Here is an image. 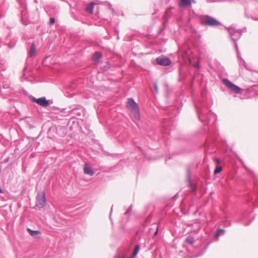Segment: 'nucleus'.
Listing matches in <instances>:
<instances>
[{"mask_svg": "<svg viewBox=\"0 0 258 258\" xmlns=\"http://www.w3.org/2000/svg\"><path fill=\"white\" fill-rule=\"evenodd\" d=\"M156 62L158 64L163 66H167L171 63L170 60L164 56L157 57L156 58Z\"/></svg>", "mask_w": 258, "mask_h": 258, "instance_id": "6e6552de", "label": "nucleus"}, {"mask_svg": "<svg viewBox=\"0 0 258 258\" xmlns=\"http://www.w3.org/2000/svg\"><path fill=\"white\" fill-rule=\"evenodd\" d=\"M192 3H195L196 2L194 0H180V5L182 7H189Z\"/></svg>", "mask_w": 258, "mask_h": 258, "instance_id": "9d476101", "label": "nucleus"}, {"mask_svg": "<svg viewBox=\"0 0 258 258\" xmlns=\"http://www.w3.org/2000/svg\"><path fill=\"white\" fill-rule=\"evenodd\" d=\"M93 8H94V4L92 3H90L88 5L86 6V11L87 12L92 14L93 11Z\"/></svg>", "mask_w": 258, "mask_h": 258, "instance_id": "f3484780", "label": "nucleus"}, {"mask_svg": "<svg viewBox=\"0 0 258 258\" xmlns=\"http://www.w3.org/2000/svg\"><path fill=\"white\" fill-rule=\"evenodd\" d=\"M101 57H102L101 53L100 52H96L94 53V54L92 56V59L96 62H99V60L101 59Z\"/></svg>", "mask_w": 258, "mask_h": 258, "instance_id": "ddd939ff", "label": "nucleus"}, {"mask_svg": "<svg viewBox=\"0 0 258 258\" xmlns=\"http://www.w3.org/2000/svg\"><path fill=\"white\" fill-rule=\"evenodd\" d=\"M154 89H155L156 92L157 93L158 92V86H157V84L156 83H155L154 84Z\"/></svg>", "mask_w": 258, "mask_h": 258, "instance_id": "5701e85b", "label": "nucleus"}, {"mask_svg": "<svg viewBox=\"0 0 258 258\" xmlns=\"http://www.w3.org/2000/svg\"><path fill=\"white\" fill-rule=\"evenodd\" d=\"M222 83L231 92L236 94H241L242 93V89L236 85L234 84L228 79H223L222 80Z\"/></svg>", "mask_w": 258, "mask_h": 258, "instance_id": "39448f33", "label": "nucleus"}, {"mask_svg": "<svg viewBox=\"0 0 258 258\" xmlns=\"http://www.w3.org/2000/svg\"><path fill=\"white\" fill-rule=\"evenodd\" d=\"M29 98L32 102L36 103L44 108L47 107L49 105V101L47 100L45 97L36 98L33 96H31L29 97Z\"/></svg>", "mask_w": 258, "mask_h": 258, "instance_id": "423d86ee", "label": "nucleus"}, {"mask_svg": "<svg viewBox=\"0 0 258 258\" xmlns=\"http://www.w3.org/2000/svg\"><path fill=\"white\" fill-rule=\"evenodd\" d=\"M195 67H197V68H200V64H199V62H197V63H196V65H195Z\"/></svg>", "mask_w": 258, "mask_h": 258, "instance_id": "a878e982", "label": "nucleus"}, {"mask_svg": "<svg viewBox=\"0 0 258 258\" xmlns=\"http://www.w3.org/2000/svg\"><path fill=\"white\" fill-rule=\"evenodd\" d=\"M225 233V230L222 229H219L217 230V233L215 234V237L217 240L218 239L219 236L220 235H223Z\"/></svg>", "mask_w": 258, "mask_h": 258, "instance_id": "6ab92c4d", "label": "nucleus"}, {"mask_svg": "<svg viewBox=\"0 0 258 258\" xmlns=\"http://www.w3.org/2000/svg\"><path fill=\"white\" fill-rule=\"evenodd\" d=\"M70 113L72 114L80 116L84 113V109L82 106H79L77 108L73 109L70 111Z\"/></svg>", "mask_w": 258, "mask_h": 258, "instance_id": "1a4fd4ad", "label": "nucleus"}, {"mask_svg": "<svg viewBox=\"0 0 258 258\" xmlns=\"http://www.w3.org/2000/svg\"><path fill=\"white\" fill-rule=\"evenodd\" d=\"M127 107L133 114L134 118L139 120L140 118L139 106L133 98L128 99Z\"/></svg>", "mask_w": 258, "mask_h": 258, "instance_id": "7ed1b4c3", "label": "nucleus"}, {"mask_svg": "<svg viewBox=\"0 0 258 258\" xmlns=\"http://www.w3.org/2000/svg\"><path fill=\"white\" fill-rule=\"evenodd\" d=\"M228 32L229 36L232 40L234 43L235 49L237 52V57H238V48L237 43L236 42L241 35V31L240 30H236L234 28L230 27L228 29Z\"/></svg>", "mask_w": 258, "mask_h": 258, "instance_id": "20e7f679", "label": "nucleus"}, {"mask_svg": "<svg viewBox=\"0 0 258 258\" xmlns=\"http://www.w3.org/2000/svg\"><path fill=\"white\" fill-rule=\"evenodd\" d=\"M185 241L186 242L189 243V244L192 245L194 244V243L195 242V239H194V238L192 236L188 235L186 238Z\"/></svg>", "mask_w": 258, "mask_h": 258, "instance_id": "a211bd4d", "label": "nucleus"}, {"mask_svg": "<svg viewBox=\"0 0 258 258\" xmlns=\"http://www.w3.org/2000/svg\"><path fill=\"white\" fill-rule=\"evenodd\" d=\"M208 107L204 103H202L199 105H196L197 110L198 113L199 118L201 122L208 123L210 117L214 115L212 113L207 111Z\"/></svg>", "mask_w": 258, "mask_h": 258, "instance_id": "f257e3e1", "label": "nucleus"}, {"mask_svg": "<svg viewBox=\"0 0 258 258\" xmlns=\"http://www.w3.org/2000/svg\"><path fill=\"white\" fill-rule=\"evenodd\" d=\"M55 22V19L53 17L50 18L49 24L50 25H53Z\"/></svg>", "mask_w": 258, "mask_h": 258, "instance_id": "412c9836", "label": "nucleus"}, {"mask_svg": "<svg viewBox=\"0 0 258 258\" xmlns=\"http://www.w3.org/2000/svg\"><path fill=\"white\" fill-rule=\"evenodd\" d=\"M84 172L86 174L89 175L90 176H93L94 175L93 171L91 169V168L87 165H85L84 168Z\"/></svg>", "mask_w": 258, "mask_h": 258, "instance_id": "4468645a", "label": "nucleus"}, {"mask_svg": "<svg viewBox=\"0 0 258 258\" xmlns=\"http://www.w3.org/2000/svg\"><path fill=\"white\" fill-rule=\"evenodd\" d=\"M200 20L201 23L205 26L214 27L221 25V23L217 19L208 15L201 16Z\"/></svg>", "mask_w": 258, "mask_h": 258, "instance_id": "f03ea898", "label": "nucleus"}, {"mask_svg": "<svg viewBox=\"0 0 258 258\" xmlns=\"http://www.w3.org/2000/svg\"><path fill=\"white\" fill-rule=\"evenodd\" d=\"M201 228V225L199 222H195L192 224V232L194 233H198Z\"/></svg>", "mask_w": 258, "mask_h": 258, "instance_id": "f8f14e48", "label": "nucleus"}, {"mask_svg": "<svg viewBox=\"0 0 258 258\" xmlns=\"http://www.w3.org/2000/svg\"><path fill=\"white\" fill-rule=\"evenodd\" d=\"M130 212V210L128 209L125 212V214H127L128 213Z\"/></svg>", "mask_w": 258, "mask_h": 258, "instance_id": "bb28decb", "label": "nucleus"}, {"mask_svg": "<svg viewBox=\"0 0 258 258\" xmlns=\"http://www.w3.org/2000/svg\"><path fill=\"white\" fill-rule=\"evenodd\" d=\"M222 168L221 166H217L216 169L214 170V174H218L222 171Z\"/></svg>", "mask_w": 258, "mask_h": 258, "instance_id": "aec40b11", "label": "nucleus"}, {"mask_svg": "<svg viewBox=\"0 0 258 258\" xmlns=\"http://www.w3.org/2000/svg\"><path fill=\"white\" fill-rule=\"evenodd\" d=\"M35 52H36L35 45V44L32 43L30 46V50L29 52V56L30 57L33 56L35 54Z\"/></svg>", "mask_w": 258, "mask_h": 258, "instance_id": "2eb2a0df", "label": "nucleus"}, {"mask_svg": "<svg viewBox=\"0 0 258 258\" xmlns=\"http://www.w3.org/2000/svg\"><path fill=\"white\" fill-rule=\"evenodd\" d=\"M216 162H217L218 163H220V161H219V159H216Z\"/></svg>", "mask_w": 258, "mask_h": 258, "instance_id": "cd10ccee", "label": "nucleus"}, {"mask_svg": "<svg viewBox=\"0 0 258 258\" xmlns=\"http://www.w3.org/2000/svg\"><path fill=\"white\" fill-rule=\"evenodd\" d=\"M253 20L258 21V18H252Z\"/></svg>", "mask_w": 258, "mask_h": 258, "instance_id": "c85d7f7f", "label": "nucleus"}, {"mask_svg": "<svg viewBox=\"0 0 258 258\" xmlns=\"http://www.w3.org/2000/svg\"><path fill=\"white\" fill-rule=\"evenodd\" d=\"M27 231H29L30 235L34 237L37 238L41 234V232L39 230H32L30 228H27Z\"/></svg>", "mask_w": 258, "mask_h": 258, "instance_id": "9b49d317", "label": "nucleus"}, {"mask_svg": "<svg viewBox=\"0 0 258 258\" xmlns=\"http://www.w3.org/2000/svg\"><path fill=\"white\" fill-rule=\"evenodd\" d=\"M46 204L45 194L44 191L38 193L36 197V206L39 208H43Z\"/></svg>", "mask_w": 258, "mask_h": 258, "instance_id": "0eeeda50", "label": "nucleus"}, {"mask_svg": "<svg viewBox=\"0 0 258 258\" xmlns=\"http://www.w3.org/2000/svg\"><path fill=\"white\" fill-rule=\"evenodd\" d=\"M3 87L5 89H8L9 88L10 86H9V85H7V84H6V85L3 84Z\"/></svg>", "mask_w": 258, "mask_h": 258, "instance_id": "393cba45", "label": "nucleus"}, {"mask_svg": "<svg viewBox=\"0 0 258 258\" xmlns=\"http://www.w3.org/2000/svg\"><path fill=\"white\" fill-rule=\"evenodd\" d=\"M239 64L240 66H242V65H244L245 64V61L243 59H241L239 60Z\"/></svg>", "mask_w": 258, "mask_h": 258, "instance_id": "b1692460", "label": "nucleus"}, {"mask_svg": "<svg viewBox=\"0 0 258 258\" xmlns=\"http://www.w3.org/2000/svg\"><path fill=\"white\" fill-rule=\"evenodd\" d=\"M140 249V246L139 245H137L135 247V249L134 250L133 253L131 255V258H135L136 256V255L138 254Z\"/></svg>", "mask_w": 258, "mask_h": 258, "instance_id": "dca6fc26", "label": "nucleus"}, {"mask_svg": "<svg viewBox=\"0 0 258 258\" xmlns=\"http://www.w3.org/2000/svg\"><path fill=\"white\" fill-rule=\"evenodd\" d=\"M189 169L187 170V177H186V179L187 180H188V182L189 183L190 182V178L189 177Z\"/></svg>", "mask_w": 258, "mask_h": 258, "instance_id": "4be33fe9", "label": "nucleus"}]
</instances>
